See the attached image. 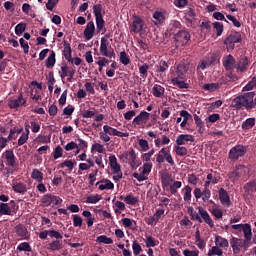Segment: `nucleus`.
<instances>
[{
  "label": "nucleus",
  "mask_w": 256,
  "mask_h": 256,
  "mask_svg": "<svg viewBox=\"0 0 256 256\" xmlns=\"http://www.w3.org/2000/svg\"><path fill=\"white\" fill-rule=\"evenodd\" d=\"M230 245L232 247V251L235 255L241 253V247L243 245V239L232 237L230 240Z\"/></svg>",
  "instance_id": "nucleus-21"
},
{
  "label": "nucleus",
  "mask_w": 256,
  "mask_h": 256,
  "mask_svg": "<svg viewBox=\"0 0 256 256\" xmlns=\"http://www.w3.org/2000/svg\"><path fill=\"white\" fill-rule=\"evenodd\" d=\"M118 158L122 163H128L131 169H137L141 165V161L137 158V152L133 148L119 155Z\"/></svg>",
  "instance_id": "nucleus-2"
},
{
  "label": "nucleus",
  "mask_w": 256,
  "mask_h": 256,
  "mask_svg": "<svg viewBox=\"0 0 256 256\" xmlns=\"http://www.w3.org/2000/svg\"><path fill=\"white\" fill-rule=\"evenodd\" d=\"M42 203L45 207H49V205H61L63 200L57 196L46 194L42 197Z\"/></svg>",
  "instance_id": "nucleus-14"
},
{
  "label": "nucleus",
  "mask_w": 256,
  "mask_h": 256,
  "mask_svg": "<svg viewBox=\"0 0 256 256\" xmlns=\"http://www.w3.org/2000/svg\"><path fill=\"white\" fill-rule=\"evenodd\" d=\"M195 241L198 249H205V240L201 238V232H199V230L195 232Z\"/></svg>",
  "instance_id": "nucleus-39"
},
{
  "label": "nucleus",
  "mask_w": 256,
  "mask_h": 256,
  "mask_svg": "<svg viewBox=\"0 0 256 256\" xmlns=\"http://www.w3.org/2000/svg\"><path fill=\"white\" fill-rule=\"evenodd\" d=\"M153 19L155 20V25H161L165 21V12L155 11L153 13Z\"/></svg>",
  "instance_id": "nucleus-33"
},
{
  "label": "nucleus",
  "mask_w": 256,
  "mask_h": 256,
  "mask_svg": "<svg viewBox=\"0 0 256 256\" xmlns=\"http://www.w3.org/2000/svg\"><path fill=\"white\" fill-rule=\"evenodd\" d=\"M100 55H102V57H107L108 59H113V57H115V50L109 44L107 37L101 38Z\"/></svg>",
  "instance_id": "nucleus-6"
},
{
  "label": "nucleus",
  "mask_w": 256,
  "mask_h": 256,
  "mask_svg": "<svg viewBox=\"0 0 256 256\" xmlns=\"http://www.w3.org/2000/svg\"><path fill=\"white\" fill-rule=\"evenodd\" d=\"M130 62L131 60L129 59V56H127V53L122 51L120 53V63H122V65H129Z\"/></svg>",
  "instance_id": "nucleus-61"
},
{
  "label": "nucleus",
  "mask_w": 256,
  "mask_h": 256,
  "mask_svg": "<svg viewBox=\"0 0 256 256\" xmlns=\"http://www.w3.org/2000/svg\"><path fill=\"white\" fill-rule=\"evenodd\" d=\"M93 37H95V23L88 22L84 29V39L85 41H91Z\"/></svg>",
  "instance_id": "nucleus-20"
},
{
  "label": "nucleus",
  "mask_w": 256,
  "mask_h": 256,
  "mask_svg": "<svg viewBox=\"0 0 256 256\" xmlns=\"http://www.w3.org/2000/svg\"><path fill=\"white\" fill-rule=\"evenodd\" d=\"M3 157L6 160L7 165L10 167H15V153H13V150H6L3 154Z\"/></svg>",
  "instance_id": "nucleus-25"
},
{
  "label": "nucleus",
  "mask_w": 256,
  "mask_h": 256,
  "mask_svg": "<svg viewBox=\"0 0 256 256\" xmlns=\"http://www.w3.org/2000/svg\"><path fill=\"white\" fill-rule=\"evenodd\" d=\"M255 189H256V183L255 182H248L244 186L245 193H247L248 195L250 193H253V191H255Z\"/></svg>",
  "instance_id": "nucleus-50"
},
{
  "label": "nucleus",
  "mask_w": 256,
  "mask_h": 256,
  "mask_svg": "<svg viewBox=\"0 0 256 256\" xmlns=\"http://www.w3.org/2000/svg\"><path fill=\"white\" fill-rule=\"evenodd\" d=\"M109 165L113 173H119V171H121V164L117 162V157L113 154L109 156Z\"/></svg>",
  "instance_id": "nucleus-26"
},
{
  "label": "nucleus",
  "mask_w": 256,
  "mask_h": 256,
  "mask_svg": "<svg viewBox=\"0 0 256 256\" xmlns=\"http://www.w3.org/2000/svg\"><path fill=\"white\" fill-rule=\"evenodd\" d=\"M172 85H176L179 87V89H189V84H187L184 80L181 78H175L173 77L171 79Z\"/></svg>",
  "instance_id": "nucleus-32"
},
{
  "label": "nucleus",
  "mask_w": 256,
  "mask_h": 256,
  "mask_svg": "<svg viewBox=\"0 0 256 256\" xmlns=\"http://www.w3.org/2000/svg\"><path fill=\"white\" fill-rule=\"evenodd\" d=\"M27 101L23 98V94H20L17 99L9 100L8 105L10 109H17V107H21L25 105Z\"/></svg>",
  "instance_id": "nucleus-23"
},
{
  "label": "nucleus",
  "mask_w": 256,
  "mask_h": 256,
  "mask_svg": "<svg viewBox=\"0 0 256 256\" xmlns=\"http://www.w3.org/2000/svg\"><path fill=\"white\" fill-rule=\"evenodd\" d=\"M103 132L107 133L108 135H112L113 137H129L128 132H121L109 125L103 126Z\"/></svg>",
  "instance_id": "nucleus-16"
},
{
  "label": "nucleus",
  "mask_w": 256,
  "mask_h": 256,
  "mask_svg": "<svg viewBox=\"0 0 256 256\" xmlns=\"http://www.w3.org/2000/svg\"><path fill=\"white\" fill-rule=\"evenodd\" d=\"M245 153H247V147L236 145L230 149L228 157L232 161H239L240 157H245Z\"/></svg>",
  "instance_id": "nucleus-8"
},
{
  "label": "nucleus",
  "mask_w": 256,
  "mask_h": 256,
  "mask_svg": "<svg viewBox=\"0 0 256 256\" xmlns=\"http://www.w3.org/2000/svg\"><path fill=\"white\" fill-rule=\"evenodd\" d=\"M183 255L184 256H199V250L194 247L193 250L185 249L183 250Z\"/></svg>",
  "instance_id": "nucleus-64"
},
{
  "label": "nucleus",
  "mask_w": 256,
  "mask_h": 256,
  "mask_svg": "<svg viewBox=\"0 0 256 256\" xmlns=\"http://www.w3.org/2000/svg\"><path fill=\"white\" fill-rule=\"evenodd\" d=\"M96 243H103V245H111L113 244V239L105 235H101L96 238Z\"/></svg>",
  "instance_id": "nucleus-41"
},
{
  "label": "nucleus",
  "mask_w": 256,
  "mask_h": 256,
  "mask_svg": "<svg viewBox=\"0 0 256 256\" xmlns=\"http://www.w3.org/2000/svg\"><path fill=\"white\" fill-rule=\"evenodd\" d=\"M12 189L15 193H20V195H25V193H27V184L23 182H13Z\"/></svg>",
  "instance_id": "nucleus-24"
},
{
  "label": "nucleus",
  "mask_w": 256,
  "mask_h": 256,
  "mask_svg": "<svg viewBox=\"0 0 256 256\" xmlns=\"http://www.w3.org/2000/svg\"><path fill=\"white\" fill-rule=\"evenodd\" d=\"M174 41L176 42L177 47H183L184 45H187L189 41H191V34L187 32V30L179 31L174 36Z\"/></svg>",
  "instance_id": "nucleus-9"
},
{
  "label": "nucleus",
  "mask_w": 256,
  "mask_h": 256,
  "mask_svg": "<svg viewBox=\"0 0 256 256\" xmlns=\"http://www.w3.org/2000/svg\"><path fill=\"white\" fill-rule=\"evenodd\" d=\"M0 215H11V208H9V204H0Z\"/></svg>",
  "instance_id": "nucleus-51"
},
{
  "label": "nucleus",
  "mask_w": 256,
  "mask_h": 256,
  "mask_svg": "<svg viewBox=\"0 0 256 256\" xmlns=\"http://www.w3.org/2000/svg\"><path fill=\"white\" fill-rule=\"evenodd\" d=\"M180 117H182V122L180 123L181 129H185L187 127V123L193 119V116L187 112V110H181L180 111Z\"/></svg>",
  "instance_id": "nucleus-27"
},
{
  "label": "nucleus",
  "mask_w": 256,
  "mask_h": 256,
  "mask_svg": "<svg viewBox=\"0 0 256 256\" xmlns=\"http://www.w3.org/2000/svg\"><path fill=\"white\" fill-rule=\"evenodd\" d=\"M16 233L18 237H21V239H28L27 235L29 232L27 231V228H25V226L23 225L16 226Z\"/></svg>",
  "instance_id": "nucleus-37"
},
{
  "label": "nucleus",
  "mask_w": 256,
  "mask_h": 256,
  "mask_svg": "<svg viewBox=\"0 0 256 256\" xmlns=\"http://www.w3.org/2000/svg\"><path fill=\"white\" fill-rule=\"evenodd\" d=\"M242 231L244 233L245 239H252L253 232H251V225L250 224H244V228H242Z\"/></svg>",
  "instance_id": "nucleus-43"
},
{
  "label": "nucleus",
  "mask_w": 256,
  "mask_h": 256,
  "mask_svg": "<svg viewBox=\"0 0 256 256\" xmlns=\"http://www.w3.org/2000/svg\"><path fill=\"white\" fill-rule=\"evenodd\" d=\"M124 202L126 205H137V203H139V198L129 194L124 198Z\"/></svg>",
  "instance_id": "nucleus-42"
},
{
  "label": "nucleus",
  "mask_w": 256,
  "mask_h": 256,
  "mask_svg": "<svg viewBox=\"0 0 256 256\" xmlns=\"http://www.w3.org/2000/svg\"><path fill=\"white\" fill-rule=\"evenodd\" d=\"M218 194L221 205H223V207H231V199L229 198L227 190L220 188Z\"/></svg>",
  "instance_id": "nucleus-19"
},
{
  "label": "nucleus",
  "mask_w": 256,
  "mask_h": 256,
  "mask_svg": "<svg viewBox=\"0 0 256 256\" xmlns=\"http://www.w3.org/2000/svg\"><path fill=\"white\" fill-rule=\"evenodd\" d=\"M102 11H103V6H101V4H97L93 6V13L95 15L96 27H97L98 33H101L105 28V20L103 19Z\"/></svg>",
  "instance_id": "nucleus-7"
},
{
  "label": "nucleus",
  "mask_w": 256,
  "mask_h": 256,
  "mask_svg": "<svg viewBox=\"0 0 256 256\" xmlns=\"http://www.w3.org/2000/svg\"><path fill=\"white\" fill-rule=\"evenodd\" d=\"M155 155V150H150L149 152H147V153H144V154H142V161L144 162V163H150L149 161H151V157H153Z\"/></svg>",
  "instance_id": "nucleus-52"
},
{
  "label": "nucleus",
  "mask_w": 256,
  "mask_h": 256,
  "mask_svg": "<svg viewBox=\"0 0 256 256\" xmlns=\"http://www.w3.org/2000/svg\"><path fill=\"white\" fill-rule=\"evenodd\" d=\"M151 114L145 110L141 111L132 121V125L134 127H139L141 125H147V121H149Z\"/></svg>",
  "instance_id": "nucleus-10"
},
{
  "label": "nucleus",
  "mask_w": 256,
  "mask_h": 256,
  "mask_svg": "<svg viewBox=\"0 0 256 256\" xmlns=\"http://www.w3.org/2000/svg\"><path fill=\"white\" fill-rule=\"evenodd\" d=\"M241 34L238 32L231 33L224 41L228 50L233 51L235 49V43H240Z\"/></svg>",
  "instance_id": "nucleus-11"
},
{
  "label": "nucleus",
  "mask_w": 256,
  "mask_h": 256,
  "mask_svg": "<svg viewBox=\"0 0 256 256\" xmlns=\"http://www.w3.org/2000/svg\"><path fill=\"white\" fill-rule=\"evenodd\" d=\"M153 169V163L147 162L142 165V167L139 168L140 174L137 172H134L132 174V177L134 179H137L139 183L143 181H147L149 179V173H151V170Z\"/></svg>",
  "instance_id": "nucleus-5"
},
{
  "label": "nucleus",
  "mask_w": 256,
  "mask_h": 256,
  "mask_svg": "<svg viewBox=\"0 0 256 256\" xmlns=\"http://www.w3.org/2000/svg\"><path fill=\"white\" fill-rule=\"evenodd\" d=\"M18 251H26L28 253H31L32 249H31V245H29L28 242H22L18 245L17 247Z\"/></svg>",
  "instance_id": "nucleus-55"
},
{
  "label": "nucleus",
  "mask_w": 256,
  "mask_h": 256,
  "mask_svg": "<svg viewBox=\"0 0 256 256\" xmlns=\"http://www.w3.org/2000/svg\"><path fill=\"white\" fill-rule=\"evenodd\" d=\"M189 73H191V64H189V62H181L176 65L173 77L185 80L187 79V75H189Z\"/></svg>",
  "instance_id": "nucleus-4"
},
{
  "label": "nucleus",
  "mask_w": 256,
  "mask_h": 256,
  "mask_svg": "<svg viewBox=\"0 0 256 256\" xmlns=\"http://www.w3.org/2000/svg\"><path fill=\"white\" fill-rule=\"evenodd\" d=\"M169 163L171 167L175 165V160H173V156L171 155V149L168 147H163L160 149V151L156 154V163Z\"/></svg>",
  "instance_id": "nucleus-3"
},
{
  "label": "nucleus",
  "mask_w": 256,
  "mask_h": 256,
  "mask_svg": "<svg viewBox=\"0 0 256 256\" xmlns=\"http://www.w3.org/2000/svg\"><path fill=\"white\" fill-rule=\"evenodd\" d=\"M187 213L188 215H190L191 219H193L194 221H199V223H203V220L201 219L199 214H197V211H195L193 207L189 206L187 208Z\"/></svg>",
  "instance_id": "nucleus-38"
},
{
  "label": "nucleus",
  "mask_w": 256,
  "mask_h": 256,
  "mask_svg": "<svg viewBox=\"0 0 256 256\" xmlns=\"http://www.w3.org/2000/svg\"><path fill=\"white\" fill-rule=\"evenodd\" d=\"M253 127H255V118H248L242 123V129L244 131L253 129Z\"/></svg>",
  "instance_id": "nucleus-40"
},
{
  "label": "nucleus",
  "mask_w": 256,
  "mask_h": 256,
  "mask_svg": "<svg viewBox=\"0 0 256 256\" xmlns=\"http://www.w3.org/2000/svg\"><path fill=\"white\" fill-rule=\"evenodd\" d=\"M25 29H27V24L19 23L15 26V34L18 36L23 35V33H25Z\"/></svg>",
  "instance_id": "nucleus-47"
},
{
  "label": "nucleus",
  "mask_w": 256,
  "mask_h": 256,
  "mask_svg": "<svg viewBox=\"0 0 256 256\" xmlns=\"http://www.w3.org/2000/svg\"><path fill=\"white\" fill-rule=\"evenodd\" d=\"M63 53H64V57H65L66 61L70 62L71 59L73 58L72 57L71 46L70 45H66L64 47V52Z\"/></svg>",
  "instance_id": "nucleus-57"
},
{
  "label": "nucleus",
  "mask_w": 256,
  "mask_h": 256,
  "mask_svg": "<svg viewBox=\"0 0 256 256\" xmlns=\"http://www.w3.org/2000/svg\"><path fill=\"white\" fill-rule=\"evenodd\" d=\"M82 215L86 218V223L88 227H93V224L95 223V217L93 216V214H91L90 211L84 210L82 212Z\"/></svg>",
  "instance_id": "nucleus-36"
},
{
  "label": "nucleus",
  "mask_w": 256,
  "mask_h": 256,
  "mask_svg": "<svg viewBox=\"0 0 256 256\" xmlns=\"http://www.w3.org/2000/svg\"><path fill=\"white\" fill-rule=\"evenodd\" d=\"M31 179L37 183H43V172L37 168H34L31 172Z\"/></svg>",
  "instance_id": "nucleus-31"
},
{
  "label": "nucleus",
  "mask_w": 256,
  "mask_h": 256,
  "mask_svg": "<svg viewBox=\"0 0 256 256\" xmlns=\"http://www.w3.org/2000/svg\"><path fill=\"white\" fill-rule=\"evenodd\" d=\"M203 89L205 91H217V89H219V84L218 83H209V84H204L203 85Z\"/></svg>",
  "instance_id": "nucleus-56"
},
{
  "label": "nucleus",
  "mask_w": 256,
  "mask_h": 256,
  "mask_svg": "<svg viewBox=\"0 0 256 256\" xmlns=\"http://www.w3.org/2000/svg\"><path fill=\"white\" fill-rule=\"evenodd\" d=\"M132 250L134 255H140L141 251H143V248H141V245L139 243H137V241H134L132 243Z\"/></svg>",
  "instance_id": "nucleus-62"
},
{
  "label": "nucleus",
  "mask_w": 256,
  "mask_h": 256,
  "mask_svg": "<svg viewBox=\"0 0 256 256\" xmlns=\"http://www.w3.org/2000/svg\"><path fill=\"white\" fill-rule=\"evenodd\" d=\"M215 245L220 247V249H227L229 247V240L227 238H223L222 236H215Z\"/></svg>",
  "instance_id": "nucleus-29"
},
{
  "label": "nucleus",
  "mask_w": 256,
  "mask_h": 256,
  "mask_svg": "<svg viewBox=\"0 0 256 256\" xmlns=\"http://www.w3.org/2000/svg\"><path fill=\"white\" fill-rule=\"evenodd\" d=\"M53 157L54 159H61L63 157V148L61 146H56Z\"/></svg>",
  "instance_id": "nucleus-63"
},
{
  "label": "nucleus",
  "mask_w": 256,
  "mask_h": 256,
  "mask_svg": "<svg viewBox=\"0 0 256 256\" xmlns=\"http://www.w3.org/2000/svg\"><path fill=\"white\" fill-rule=\"evenodd\" d=\"M129 29L132 33H141L145 29V21L139 17H134Z\"/></svg>",
  "instance_id": "nucleus-12"
},
{
  "label": "nucleus",
  "mask_w": 256,
  "mask_h": 256,
  "mask_svg": "<svg viewBox=\"0 0 256 256\" xmlns=\"http://www.w3.org/2000/svg\"><path fill=\"white\" fill-rule=\"evenodd\" d=\"M138 145L141 151L146 152L149 150V142L143 138L138 139Z\"/></svg>",
  "instance_id": "nucleus-48"
},
{
  "label": "nucleus",
  "mask_w": 256,
  "mask_h": 256,
  "mask_svg": "<svg viewBox=\"0 0 256 256\" xmlns=\"http://www.w3.org/2000/svg\"><path fill=\"white\" fill-rule=\"evenodd\" d=\"M223 256V250H221V247L219 246H213L209 251H208V256Z\"/></svg>",
  "instance_id": "nucleus-44"
},
{
  "label": "nucleus",
  "mask_w": 256,
  "mask_h": 256,
  "mask_svg": "<svg viewBox=\"0 0 256 256\" xmlns=\"http://www.w3.org/2000/svg\"><path fill=\"white\" fill-rule=\"evenodd\" d=\"M72 217H73L74 227H82L83 226V218H81V216L75 214Z\"/></svg>",
  "instance_id": "nucleus-60"
},
{
  "label": "nucleus",
  "mask_w": 256,
  "mask_h": 256,
  "mask_svg": "<svg viewBox=\"0 0 256 256\" xmlns=\"http://www.w3.org/2000/svg\"><path fill=\"white\" fill-rule=\"evenodd\" d=\"M247 65H249V60L247 59V57L240 58L236 65L237 73H243L247 71Z\"/></svg>",
  "instance_id": "nucleus-28"
},
{
  "label": "nucleus",
  "mask_w": 256,
  "mask_h": 256,
  "mask_svg": "<svg viewBox=\"0 0 256 256\" xmlns=\"http://www.w3.org/2000/svg\"><path fill=\"white\" fill-rule=\"evenodd\" d=\"M61 249H63L61 240H54L48 244V251H61Z\"/></svg>",
  "instance_id": "nucleus-30"
},
{
  "label": "nucleus",
  "mask_w": 256,
  "mask_h": 256,
  "mask_svg": "<svg viewBox=\"0 0 256 256\" xmlns=\"http://www.w3.org/2000/svg\"><path fill=\"white\" fill-rule=\"evenodd\" d=\"M182 185L183 184L181 183V181L173 182V184L170 186V193H172V195H175V193H177V189H181Z\"/></svg>",
  "instance_id": "nucleus-59"
},
{
  "label": "nucleus",
  "mask_w": 256,
  "mask_h": 256,
  "mask_svg": "<svg viewBox=\"0 0 256 256\" xmlns=\"http://www.w3.org/2000/svg\"><path fill=\"white\" fill-rule=\"evenodd\" d=\"M198 213L200 217L203 219V221H205L207 225L211 227V229L215 227V224L213 223V219H211V216L205 209H203V207H198Z\"/></svg>",
  "instance_id": "nucleus-22"
},
{
  "label": "nucleus",
  "mask_w": 256,
  "mask_h": 256,
  "mask_svg": "<svg viewBox=\"0 0 256 256\" xmlns=\"http://www.w3.org/2000/svg\"><path fill=\"white\" fill-rule=\"evenodd\" d=\"M102 197L99 194H91L86 197L85 203H88L89 205H95L101 201Z\"/></svg>",
  "instance_id": "nucleus-34"
},
{
  "label": "nucleus",
  "mask_w": 256,
  "mask_h": 256,
  "mask_svg": "<svg viewBox=\"0 0 256 256\" xmlns=\"http://www.w3.org/2000/svg\"><path fill=\"white\" fill-rule=\"evenodd\" d=\"M223 63V67L226 71H233V69H235V57H233V55L229 54L227 56L223 57L222 60Z\"/></svg>",
  "instance_id": "nucleus-17"
},
{
  "label": "nucleus",
  "mask_w": 256,
  "mask_h": 256,
  "mask_svg": "<svg viewBox=\"0 0 256 256\" xmlns=\"http://www.w3.org/2000/svg\"><path fill=\"white\" fill-rule=\"evenodd\" d=\"M154 97H163L165 95V88L159 84H155L152 88Z\"/></svg>",
  "instance_id": "nucleus-35"
},
{
  "label": "nucleus",
  "mask_w": 256,
  "mask_h": 256,
  "mask_svg": "<svg viewBox=\"0 0 256 256\" xmlns=\"http://www.w3.org/2000/svg\"><path fill=\"white\" fill-rule=\"evenodd\" d=\"M55 66V52H51L49 57L46 59V67L49 69L50 67Z\"/></svg>",
  "instance_id": "nucleus-54"
},
{
  "label": "nucleus",
  "mask_w": 256,
  "mask_h": 256,
  "mask_svg": "<svg viewBox=\"0 0 256 256\" xmlns=\"http://www.w3.org/2000/svg\"><path fill=\"white\" fill-rule=\"evenodd\" d=\"M249 171V168H247L245 165H239L236 167V172H238V175L240 177H245Z\"/></svg>",
  "instance_id": "nucleus-49"
},
{
  "label": "nucleus",
  "mask_w": 256,
  "mask_h": 256,
  "mask_svg": "<svg viewBox=\"0 0 256 256\" xmlns=\"http://www.w3.org/2000/svg\"><path fill=\"white\" fill-rule=\"evenodd\" d=\"M195 137L191 134H180L176 138V145H187V143H194Z\"/></svg>",
  "instance_id": "nucleus-18"
},
{
  "label": "nucleus",
  "mask_w": 256,
  "mask_h": 256,
  "mask_svg": "<svg viewBox=\"0 0 256 256\" xmlns=\"http://www.w3.org/2000/svg\"><path fill=\"white\" fill-rule=\"evenodd\" d=\"M96 187H98L99 191H113L115 184L111 180L103 178L96 183Z\"/></svg>",
  "instance_id": "nucleus-15"
},
{
  "label": "nucleus",
  "mask_w": 256,
  "mask_h": 256,
  "mask_svg": "<svg viewBox=\"0 0 256 256\" xmlns=\"http://www.w3.org/2000/svg\"><path fill=\"white\" fill-rule=\"evenodd\" d=\"M59 75L61 79H65V77H68L67 81L68 83H71V81H73V77H75V69L69 68V66L67 65H63L60 68Z\"/></svg>",
  "instance_id": "nucleus-13"
},
{
  "label": "nucleus",
  "mask_w": 256,
  "mask_h": 256,
  "mask_svg": "<svg viewBox=\"0 0 256 256\" xmlns=\"http://www.w3.org/2000/svg\"><path fill=\"white\" fill-rule=\"evenodd\" d=\"M114 205H115V209H114L115 213H123V211L125 210V203L121 201H116Z\"/></svg>",
  "instance_id": "nucleus-58"
},
{
  "label": "nucleus",
  "mask_w": 256,
  "mask_h": 256,
  "mask_svg": "<svg viewBox=\"0 0 256 256\" xmlns=\"http://www.w3.org/2000/svg\"><path fill=\"white\" fill-rule=\"evenodd\" d=\"M213 29L217 32V37H221L223 35V23L221 22H214Z\"/></svg>",
  "instance_id": "nucleus-53"
},
{
  "label": "nucleus",
  "mask_w": 256,
  "mask_h": 256,
  "mask_svg": "<svg viewBox=\"0 0 256 256\" xmlns=\"http://www.w3.org/2000/svg\"><path fill=\"white\" fill-rule=\"evenodd\" d=\"M193 191V189L191 188V186L187 185L184 187V201H186L187 203L191 202V192Z\"/></svg>",
  "instance_id": "nucleus-45"
},
{
  "label": "nucleus",
  "mask_w": 256,
  "mask_h": 256,
  "mask_svg": "<svg viewBox=\"0 0 256 256\" xmlns=\"http://www.w3.org/2000/svg\"><path fill=\"white\" fill-rule=\"evenodd\" d=\"M255 97V92H248L234 98L233 103L236 109H241L246 107V109H253V99Z\"/></svg>",
  "instance_id": "nucleus-1"
},
{
  "label": "nucleus",
  "mask_w": 256,
  "mask_h": 256,
  "mask_svg": "<svg viewBox=\"0 0 256 256\" xmlns=\"http://www.w3.org/2000/svg\"><path fill=\"white\" fill-rule=\"evenodd\" d=\"M175 153H176V155H178L179 157H185V155H187V153H188V150H187V148L184 147V146H179V145H177V146L175 147Z\"/></svg>",
  "instance_id": "nucleus-46"
}]
</instances>
